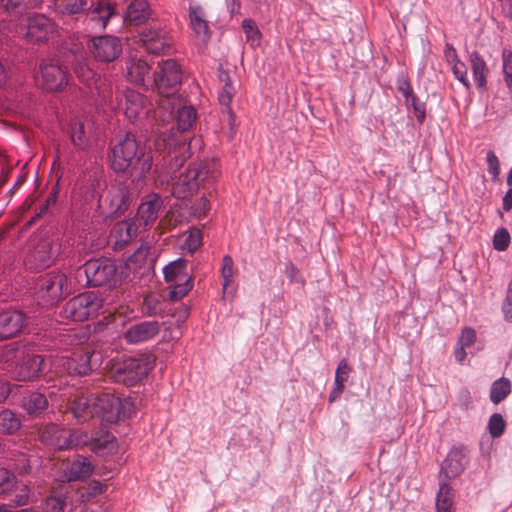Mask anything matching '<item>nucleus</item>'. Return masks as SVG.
Segmentation results:
<instances>
[{"mask_svg":"<svg viewBox=\"0 0 512 512\" xmlns=\"http://www.w3.org/2000/svg\"><path fill=\"white\" fill-rule=\"evenodd\" d=\"M164 279L169 284V299L178 301L184 298L193 287L192 274L188 261L178 258L163 268Z\"/></svg>","mask_w":512,"mask_h":512,"instance_id":"nucleus-9","label":"nucleus"},{"mask_svg":"<svg viewBox=\"0 0 512 512\" xmlns=\"http://www.w3.org/2000/svg\"><path fill=\"white\" fill-rule=\"evenodd\" d=\"M87 5V0H55L56 9L62 14L72 15L83 12Z\"/></svg>","mask_w":512,"mask_h":512,"instance_id":"nucleus-43","label":"nucleus"},{"mask_svg":"<svg viewBox=\"0 0 512 512\" xmlns=\"http://www.w3.org/2000/svg\"><path fill=\"white\" fill-rule=\"evenodd\" d=\"M219 80L223 83L222 91L219 92L218 100L224 113L228 115L229 120L233 118V111L230 106L235 89L231 83L229 73L225 70L219 71Z\"/></svg>","mask_w":512,"mask_h":512,"instance_id":"nucleus-34","label":"nucleus"},{"mask_svg":"<svg viewBox=\"0 0 512 512\" xmlns=\"http://www.w3.org/2000/svg\"><path fill=\"white\" fill-rule=\"evenodd\" d=\"M135 232L136 228L131 221L117 222L111 229L109 242L114 250H120L130 243Z\"/></svg>","mask_w":512,"mask_h":512,"instance_id":"nucleus-28","label":"nucleus"},{"mask_svg":"<svg viewBox=\"0 0 512 512\" xmlns=\"http://www.w3.org/2000/svg\"><path fill=\"white\" fill-rule=\"evenodd\" d=\"M161 323L145 320L131 324L123 333V339L131 345H138L154 339L161 331Z\"/></svg>","mask_w":512,"mask_h":512,"instance_id":"nucleus-17","label":"nucleus"},{"mask_svg":"<svg viewBox=\"0 0 512 512\" xmlns=\"http://www.w3.org/2000/svg\"><path fill=\"white\" fill-rule=\"evenodd\" d=\"M487 171L491 175L492 180H497L500 174V162L497 155L493 151L486 153Z\"/></svg>","mask_w":512,"mask_h":512,"instance_id":"nucleus-52","label":"nucleus"},{"mask_svg":"<svg viewBox=\"0 0 512 512\" xmlns=\"http://www.w3.org/2000/svg\"><path fill=\"white\" fill-rule=\"evenodd\" d=\"M284 273L290 283H295L299 285L304 284V278L302 274L291 261L285 263Z\"/></svg>","mask_w":512,"mask_h":512,"instance_id":"nucleus-56","label":"nucleus"},{"mask_svg":"<svg viewBox=\"0 0 512 512\" xmlns=\"http://www.w3.org/2000/svg\"><path fill=\"white\" fill-rule=\"evenodd\" d=\"M1 361L10 367L17 381H30L39 376L43 358L34 345L24 342L10 343L0 351Z\"/></svg>","mask_w":512,"mask_h":512,"instance_id":"nucleus-3","label":"nucleus"},{"mask_svg":"<svg viewBox=\"0 0 512 512\" xmlns=\"http://www.w3.org/2000/svg\"><path fill=\"white\" fill-rule=\"evenodd\" d=\"M58 254V249L48 238L33 241L26 257L31 268L45 269L49 267Z\"/></svg>","mask_w":512,"mask_h":512,"instance_id":"nucleus-16","label":"nucleus"},{"mask_svg":"<svg viewBox=\"0 0 512 512\" xmlns=\"http://www.w3.org/2000/svg\"><path fill=\"white\" fill-rule=\"evenodd\" d=\"M41 441L57 450L70 449L78 445L70 430L56 424H49L43 429Z\"/></svg>","mask_w":512,"mask_h":512,"instance_id":"nucleus-21","label":"nucleus"},{"mask_svg":"<svg viewBox=\"0 0 512 512\" xmlns=\"http://www.w3.org/2000/svg\"><path fill=\"white\" fill-rule=\"evenodd\" d=\"M58 54L59 57L63 58L61 61L64 64L74 67L77 78L86 84L88 93L93 94V88L95 87L96 92L104 97V99H107L111 88L103 87L106 85V77H100L87 64L85 47L82 42L74 39L66 40L60 45Z\"/></svg>","mask_w":512,"mask_h":512,"instance_id":"nucleus-4","label":"nucleus"},{"mask_svg":"<svg viewBox=\"0 0 512 512\" xmlns=\"http://www.w3.org/2000/svg\"><path fill=\"white\" fill-rule=\"evenodd\" d=\"M449 490L450 489L446 484H441L439 493L437 494V498H436L437 508L439 510H443L444 512H447L451 505V501L448 497Z\"/></svg>","mask_w":512,"mask_h":512,"instance_id":"nucleus-57","label":"nucleus"},{"mask_svg":"<svg viewBox=\"0 0 512 512\" xmlns=\"http://www.w3.org/2000/svg\"><path fill=\"white\" fill-rule=\"evenodd\" d=\"M14 468L21 474H28L31 472V461L25 454H22L14 464Z\"/></svg>","mask_w":512,"mask_h":512,"instance_id":"nucleus-63","label":"nucleus"},{"mask_svg":"<svg viewBox=\"0 0 512 512\" xmlns=\"http://www.w3.org/2000/svg\"><path fill=\"white\" fill-rule=\"evenodd\" d=\"M35 295L42 306H52L72 293V283L66 274L53 271L41 276L36 282Z\"/></svg>","mask_w":512,"mask_h":512,"instance_id":"nucleus-7","label":"nucleus"},{"mask_svg":"<svg viewBox=\"0 0 512 512\" xmlns=\"http://www.w3.org/2000/svg\"><path fill=\"white\" fill-rule=\"evenodd\" d=\"M21 406L29 415L38 416L48 407V400L43 393L30 392L23 396Z\"/></svg>","mask_w":512,"mask_h":512,"instance_id":"nucleus-35","label":"nucleus"},{"mask_svg":"<svg viewBox=\"0 0 512 512\" xmlns=\"http://www.w3.org/2000/svg\"><path fill=\"white\" fill-rule=\"evenodd\" d=\"M465 458V447L460 446L452 448L441 465V474L447 479L458 476L465 469Z\"/></svg>","mask_w":512,"mask_h":512,"instance_id":"nucleus-26","label":"nucleus"},{"mask_svg":"<svg viewBox=\"0 0 512 512\" xmlns=\"http://www.w3.org/2000/svg\"><path fill=\"white\" fill-rule=\"evenodd\" d=\"M472 396L470 391L467 388H461L457 395V406L463 410L467 411L472 407Z\"/></svg>","mask_w":512,"mask_h":512,"instance_id":"nucleus-58","label":"nucleus"},{"mask_svg":"<svg viewBox=\"0 0 512 512\" xmlns=\"http://www.w3.org/2000/svg\"><path fill=\"white\" fill-rule=\"evenodd\" d=\"M134 181L137 179H115L111 183L104 200L110 215L120 216L129 209L134 200V192L130 188Z\"/></svg>","mask_w":512,"mask_h":512,"instance_id":"nucleus-11","label":"nucleus"},{"mask_svg":"<svg viewBox=\"0 0 512 512\" xmlns=\"http://www.w3.org/2000/svg\"><path fill=\"white\" fill-rule=\"evenodd\" d=\"M141 41L147 51L153 54L164 53L170 47L166 31L160 27H150L141 33Z\"/></svg>","mask_w":512,"mask_h":512,"instance_id":"nucleus-24","label":"nucleus"},{"mask_svg":"<svg viewBox=\"0 0 512 512\" xmlns=\"http://www.w3.org/2000/svg\"><path fill=\"white\" fill-rule=\"evenodd\" d=\"M511 392V383L507 378L495 380L490 388V401L498 404L503 401Z\"/></svg>","mask_w":512,"mask_h":512,"instance_id":"nucleus-41","label":"nucleus"},{"mask_svg":"<svg viewBox=\"0 0 512 512\" xmlns=\"http://www.w3.org/2000/svg\"><path fill=\"white\" fill-rule=\"evenodd\" d=\"M502 73L504 82L512 94V51L503 50L502 52Z\"/></svg>","mask_w":512,"mask_h":512,"instance_id":"nucleus-46","label":"nucleus"},{"mask_svg":"<svg viewBox=\"0 0 512 512\" xmlns=\"http://www.w3.org/2000/svg\"><path fill=\"white\" fill-rule=\"evenodd\" d=\"M510 244V234L505 228H499L496 230L493 237V246L497 251H505Z\"/></svg>","mask_w":512,"mask_h":512,"instance_id":"nucleus-50","label":"nucleus"},{"mask_svg":"<svg viewBox=\"0 0 512 512\" xmlns=\"http://www.w3.org/2000/svg\"><path fill=\"white\" fill-rule=\"evenodd\" d=\"M89 9L88 17L94 29H104L108 20L116 15L111 2L107 0L92 2Z\"/></svg>","mask_w":512,"mask_h":512,"instance_id":"nucleus-27","label":"nucleus"},{"mask_svg":"<svg viewBox=\"0 0 512 512\" xmlns=\"http://www.w3.org/2000/svg\"><path fill=\"white\" fill-rule=\"evenodd\" d=\"M408 108H412L414 116L419 123L425 120L426 116V105L424 102L419 101L416 95L410 98L409 104H406Z\"/></svg>","mask_w":512,"mask_h":512,"instance_id":"nucleus-53","label":"nucleus"},{"mask_svg":"<svg viewBox=\"0 0 512 512\" xmlns=\"http://www.w3.org/2000/svg\"><path fill=\"white\" fill-rule=\"evenodd\" d=\"M469 63L472 71V76L475 81L476 87L480 91L486 90L487 86V76L489 74V68L477 51H472L469 54Z\"/></svg>","mask_w":512,"mask_h":512,"instance_id":"nucleus-32","label":"nucleus"},{"mask_svg":"<svg viewBox=\"0 0 512 512\" xmlns=\"http://www.w3.org/2000/svg\"><path fill=\"white\" fill-rule=\"evenodd\" d=\"M58 338L59 344L55 346L59 349H64V346L73 345L77 341L76 334L70 331L60 332Z\"/></svg>","mask_w":512,"mask_h":512,"instance_id":"nucleus-62","label":"nucleus"},{"mask_svg":"<svg viewBox=\"0 0 512 512\" xmlns=\"http://www.w3.org/2000/svg\"><path fill=\"white\" fill-rule=\"evenodd\" d=\"M242 28L247 37V40L251 41L252 45L259 43L260 31L252 19H244L242 22Z\"/></svg>","mask_w":512,"mask_h":512,"instance_id":"nucleus-51","label":"nucleus"},{"mask_svg":"<svg viewBox=\"0 0 512 512\" xmlns=\"http://www.w3.org/2000/svg\"><path fill=\"white\" fill-rule=\"evenodd\" d=\"M181 82L182 71L176 60L167 59L158 63L153 83L161 97L158 101L159 107L165 108L166 101L177 97Z\"/></svg>","mask_w":512,"mask_h":512,"instance_id":"nucleus-8","label":"nucleus"},{"mask_svg":"<svg viewBox=\"0 0 512 512\" xmlns=\"http://www.w3.org/2000/svg\"><path fill=\"white\" fill-rule=\"evenodd\" d=\"M95 394L76 397L70 405V410L78 423H85L95 417Z\"/></svg>","mask_w":512,"mask_h":512,"instance_id":"nucleus-29","label":"nucleus"},{"mask_svg":"<svg viewBox=\"0 0 512 512\" xmlns=\"http://www.w3.org/2000/svg\"><path fill=\"white\" fill-rule=\"evenodd\" d=\"M444 56L449 65L460 61L456 49L450 43L445 44Z\"/></svg>","mask_w":512,"mask_h":512,"instance_id":"nucleus-64","label":"nucleus"},{"mask_svg":"<svg viewBox=\"0 0 512 512\" xmlns=\"http://www.w3.org/2000/svg\"><path fill=\"white\" fill-rule=\"evenodd\" d=\"M126 71L130 82L140 86L146 85V76L150 71L146 61L141 58L131 57L126 61Z\"/></svg>","mask_w":512,"mask_h":512,"instance_id":"nucleus-33","label":"nucleus"},{"mask_svg":"<svg viewBox=\"0 0 512 512\" xmlns=\"http://www.w3.org/2000/svg\"><path fill=\"white\" fill-rule=\"evenodd\" d=\"M105 187L106 180L104 172L100 169H95L84 176L79 192L86 203L95 201L97 206L100 207L101 192Z\"/></svg>","mask_w":512,"mask_h":512,"instance_id":"nucleus-20","label":"nucleus"},{"mask_svg":"<svg viewBox=\"0 0 512 512\" xmlns=\"http://www.w3.org/2000/svg\"><path fill=\"white\" fill-rule=\"evenodd\" d=\"M65 506L66 497L61 492H55L44 500L41 512H63Z\"/></svg>","mask_w":512,"mask_h":512,"instance_id":"nucleus-44","label":"nucleus"},{"mask_svg":"<svg viewBox=\"0 0 512 512\" xmlns=\"http://www.w3.org/2000/svg\"><path fill=\"white\" fill-rule=\"evenodd\" d=\"M27 323L26 315L19 310H8L0 313V340L16 336Z\"/></svg>","mask_w":512,"mask_h":512,"instance_id":"nucleus-23","label":"nucleus"},{"mask_svg":"<svg viewBox=\"0 0 512 512\" xmlns=\"http://www.w3.org/2000/svg\"><path fill=\"white\" fill-rule=\"evenodd\" d=\"M17 488L16 476L5 468H0V495L6 496Z\"/></svg>","mask_w":512,"mask_h":512,"instance_id":"nucleus-45","label":"nucleus"},{"mask_svg":"<svg viewBox=\"0 0 512 512\" xmlns=\"http://www.w3.org/2000/svg\"><path fill=\"white\" fill-rule=\"evenodd\" d=\"M54 32V22L43 14L29 16L26 25L21 28V33L29 43L45 42Z\"/></svg>","mask_w":512,"mask_h":512,"instance_id":"nucleus-15","label":"nucleus"},{"mask_svg":"<svg viewBox=\"0 0 512 512\" xmlns=\"http://www.w3.org/2000/svg\"><path fill=\"white\" fill-rule=\"evenodd\" d=\"M86 283L90 286H112L116 283L117 267L107 258L91 259L83 265Z\"/></svg>","mask_w":512,"mask_h":512,"instance_id":"nucleus-12","label":"nucleus"},{"mask_svg":"<svg viewBox=\"0 0 512 512\" xmlns=\"http://www.w3.org/2000/svg\"><path fill=\"white\" fill-rule=\"evenodd\" d=\"M91 356L89 351L76 348L72 352L62 355L57 360V365L70 375H86L92 370Z\"/></svg>","mask_w":512,"mask_h":512,"instance_id":"nucleus-18","label":"nucleus"},{"mask_svg":"<svg viewBox=\"0 0 512 512\" xmlns=\"http://www.w3.org/2000/svg\"><path fill=\"white\" fill-rule=\"evenodd\" d=\"M201 240L202 237L200 230H193L186 236L183 243V248L188 252L193 253L201 245Z\"/></svg>","mask_w":512,"mask_h":512,"instance_id":"nucleus-54","label":"nucleus"},{"mask_svg":"<svg viewBox=\"0 0 512 512\" xmlns=\"http://www.w3.org/2000/svg\"><path fill=\"white\" fill-rule=\"evenodd\" d=\"M190 26L196 37L202 42H207L210 38L208 23L204 18V13L200 8H190Z\"/></svg>","mask_w":512,"mask_h":512,"instance_id":"nucleus-37","label":"nucleus"},{"mask_svg":"<svg viewBox=\"0 0 512 512\" xmlns=\"http://www.w3.org/2000/svg\"><path fill=\"white\" fill-rule=\"evenodd\" d=\"M151 16V9L146 0H133L127 7L125 21L131 25L139 26L146 23Z\"/></svg>","mask_w":512,"mask_h":512,"instance_id":"nucleus-31","label":"nucleus"},{"mask_svg":"<svg viewBox=\"0 0 512 512\" xmlns=\"http://www.w3.org/2000/svg\"><path fill=\"white\" fill-rule=\"evenodd\" d=\"M396 86L398 91L404 97L406 104H409L410 98L415 94L410 85L408 77L403 72L397 75Z\"/></svg>","mask_w":512,"mask_h":512,"instance_id":"nucleus-49","label":"nucleus"},{"mask_svg":"<svg viewBox=\"0 0 512 512\" xmlns=\"http://www.w3.org/2000/svg\"><path fill=\"white\" fill-rule=\"evenodd\" d=\"M30 501V489L27 485H22L14 497L11 499L12 507L25 506Z\"/></svg>","mask_w":512,"mask_h":512,"instance_id":"nucleus-55","label":"nucleus"},{"mask_svg":"<svg viewBox=\"0 0 512 512\" xmlns=\"http://www.w3.org/2000/svg\"><path fill=\"white\" fill-rule=\"evenodd\" d=\"M66 64L60 58H46L40 63L43 88L55 92L63 90L69 83Z\"/></svg>","mask_w":512,"mask_h":512,"instance_id":"nucleus-14","label":"nucleus"},{"mask_svg":"<svg viewBox=\"0 0 512 512\" xmlns=\"http://www.w3.org/2000/svg\"><path fill=\"white\" fill-rule=\"evenodd\" d=\"M21 426L19 416L11 410H2L0 412V433L12 434Z\"/></svg>","mask_w":512,"mask_h":512,"instance_id":"nucleus-42","label":"nucleus"},{"mask_svg":"<svg viewBox=\"0 0 512 512\" xmlns=\"http://www.w3.org/2000/svg\"><path fill=\"white\" fill-rule=\"evenodd\" d=\"M154 367L151 356L143 355L126 359L116 371V378L126 386H133L144 379Z\"/></svg>","mask_w":512,"mask_h":512,"instance_id":"nucleus-13","label":"nucleus"},{"mask_svg":"<svg viewBox=\"0 0 512 512\" xmlns=\"http://www.w3.org/2000/svg\"><path fill=\"white\" fill-rule=\"evenodd\" d=\"M42 0H6L4 10L10 17H21L30 10L39 7Z\"/></svg>","mask_w":512,"mask_h":512,"instance_id":"nucleus-38","label":"nucleus"},{"mask_svg":"<svg viewBox=\"0 0 512 512\" xmlns=\"http://www.w3.org/2000/svg\"><path fill=\"white\" fill-rule=\"evenodd\" d=\"M164 109L169 110L170 116L176 113L177 131L171 128L169 131L161 132L155 140V147L165 154L163 160L167 173L173 174L185 162L183 153L187 150L186 138H183L180 132H185L193 126L197 114L193 106L182 105L179 97L166 101Z\"/></svg>","mask_w":512,"mask_h":512,"instance_id":"nucleus-1","label":"nucleus"},{"mask_svg":"<svg viewBox=\"0 0 512 512\" xmlns=\"http://www.w3.org/2000/svg\"><path fill=\"white\" fill-rule=\"evenodd\" d=\"M236 269L234 261L230 255H225L222 259L221 276L223 279L222 288L223 295H233L235 293L234 276Z\"/></svg>","mask_w":512,"mask_h":512,"instance_id":"nucleus-39","label":"nucleus"},{"mask_svg":"<svg viewBox=\"0 0 512 512\" xmlns=\"http://www.w3.org/2000/svg\"><path fill=\"white\" fill-rule=\"evenodd\" d=\"M111 168L117 173H129L137 181L145 178L153 165L150 150L141 145L132 133H126L111 148Z\"/></svg>","mask_w":512,"mask_h":512,"instance_id":"nucleus-2","label":"nucleus"},{"mask_svg":"<svg viewBox=\"0 0 512 512\" xmlns=\"http://www.w3.org/2000/svg\"><path fill=\"white\" fill-rule=\"evenodd\" d=\"M91 51L96 60L112 62L122 53V44L119 38L105 35L92 40Z\"/></svg>","mask_w":512,"mask_h":512,"instance_id":"nucleus-22","label":"nucleus"},{"mask_svg":"<svg viewBox=\"0 0 512 512\" xmlns=\"http://www.w3.org/2000/svg\"><path fill=\"white\" fill-rule=\"evenodd\" d=\"M451 70L455 78L464 86L466 91L472 88L471 82L468 78L467 67L461 60L451 64Z\"/></svg>","mask_w":512,"mask_h":512,"instance_id":"nucleus-47","label":"nucleus"},{"mask_svg":"<svg viewBox=\"0 0 512 512\" xmlns=\"http://www.w3.org/2000/svg\"><path fill=\"white\" fill-rule=\"evenodd\" d=\"M209 209V201L206 197H201L198 201H196L192 207L191 212L194 216L201 218L205 216L206 212Z\"/></svg>","mask_w":512,"mask_h":512,"instance_id":"nucleus-60","label":"nucleus"},{"mask_svg":"<svg viewBox=\"0 0 512 512\" xmlns=\"http://www.w3.org/2000/svg\"><path fill=\"white\" fill-rule=\"evenodd\" d=\"M70 138L72 143L79 148H85L89 144V133L84 122L78 119L71 122Z\"/></svg>","mask_w":512,"mask_h":512,"instance_id":"nucleus-40","label":"nucleus"},{"mask_svg":"<svg viewBox=\"0 0 512 512\" xmlns=\"http://www.w3.org/2000/svg\"><path fill=\"white\" fill-rule=\"evenodd\" d=\"M476 340V332L472 328H464L458 337L457 345L469 348Z\"/></svg>","mask_w":512,"mask_h":512,"instance_id":"nucleus-59","label":"nucleus"},{"mask_svg":"<svg viewBox=\"0 0 512 512\" xmlns=\"http://www.w3.org/2000/svg\"><path fill=\"white\" fill-rule=\"evenodd\" d=\"M95 417L102 422L114 423L120 419L121 399L112 393L95 394Z\"/></svg>","mask_w":512,"mask_h":512,"instance_id":"nucleus-19","label":"nucleus"},{"mask_svg":"<svg viewBox=\"0 0 512 512\" xmlns=\"http://www.w3.org/2000/svg\"><path fill=\"white\" fill-rule=\"evenodd\" d=\"M142 312L148 317H163L166 312L165 300L157 293H149L143 300Z\"/></svg>","mask_w":512,"mask_h":512,"instance_id":"nucleus-36","label":"nucleus"},{"mask_svg":"<svg viewBox=\"0 0 512 512\" xmlns=\"http://www.w3.org/2000/svg\"><path fill=\"white\" fill-rule=\"evenodd\" d=\"M351 371V368L347 362L346 359H342L339 363H338V366L336 368V371H335V377L334 379L335 380H339L341 381V383H344L347 381V378H348V375Z\"/></svg>","mask_w":512,"mask_h":512,"instance_id":"nucleus-61","label":"nucleus"},{"mask_svg":"<svg viewBox=\"0 0 512 512\" xmlns=\"http://www.w3.org/2000/svg\"><path fill=\"white\" fill-rule=\"evenodd\" d=\"M93 473V466L88 458L77 455L66 467L64 476L68 482L85 480Z\"/></svg>","mask_w":512,"mask_h":512,"instance_id":"nucleus-30","label":"nucleus"},{"mask_svg":"<svg viewBox=\"0 0 512 512\" xmlns=\"http://www.w3.org/2000/svg\"><path fill=\"white\" fill-rule=\"evenodd\" d=\"M104 87L107 89L111 88V92L109 96H107V99H104V97L99 95L96 92L95 87L93 88V94H91V96L98 97L101 103L109 105L112 109L123 110L126 117L131 121L140 119L147 114L145 108V99L139 92H136L132 89H126L124 91L117 90L115 92L114 103L113 86L111 81L107 78L106 85Z\"/></svg>","mask_w":512,"mask_h":512,"instance_id":"nucleus-6","label":"nucleus"},{"mask_svg":"<svg viewBox=\"0 0 512 512\" xmlns=\"http://www.w3.org/2000/svg\"><path fill=\"white\" fill-rule=\"evenodd\" d=\"M162 206V197L157 193H149L142 198L137 210V217L145 226L150 225L158 218Z\"/></svg>","mask_w":512,"mask_h":512,"instance_id":"nucleus-25","label":"nucleus"},{"mask_svg":"<svg viewBox=\"0 0 512 512\" xmlns=\"http://www.w3.org/2000/svg\"><path fill=\"white\" fill-rule=\"evenodd\" d=\"M104 300L96 292L81 293L70 299L62 308L60 315L73 321H84L97 315L103 307Z\"/></svg>","mask_w":512,"mask_h":512,"instance_id":"nucleus-10","label":"nucleus"},{"mask_svg":"<svg viewBox=\"0 0 512 512\" xmlns=\"http://www.w3.org/2000/svg\"><path fill=\"white\" fill-rule=\"evenodd\" d=\"M218 167L214 160L193 163L173 182L171 193L178 199L191 196L200 187L205 188L218 177Z\"/></svg>","mask_w":512,"mask_h":512,"instance_id":"nucleus-5","label":"nucleus"},{"mask_svg":"<svg viewBox=\"0 0 512 512\" xmlns=\"http://www.w3.org/2000/svg\"><path fill=\"white\" fill-rule=\"evenodd\" d=\"M506 423L502 415L494 413L490 416L488 421V430L493 438L500 437L505 431Z\"/></svg>","mask_w":512,"mask_h":512,"instance_id":"nucleus-48","label":"nucleus"}]
</instances>
